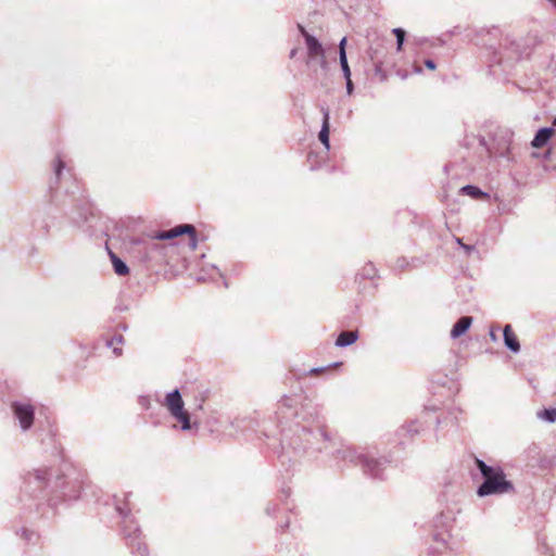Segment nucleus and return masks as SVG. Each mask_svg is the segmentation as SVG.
I'll return each mask as SVG.
<instances>
[{
    "mask_svg": "<svg viewBox=\"0 0 556 556\" xmlns=\"http://www.w3.org/2000/svg\"><path fill=\"white\" fill-rule=\"evenodd\" d=\"M114 503L115 510L122 518V532L131 554L135 556H146L148 554V546L143 542L142 532L138 522L131 515L128 505V494H124L123 500L115 496Z\"/></svg>",
    "mask_w": 556,
    "mask_h": 556,
    "instance_id": "obj_5",
    "label": "nucleus"
},
{
    "mask_svg": "<svg viewBox=\"0 0 556 556\" xmlns=\"http://www.w3.org/2000/svg\"><path fill=\"white\" fill-rule=\"evenodd\" d=\"M339 365H341V363L336 362V363L331 364L330 367H337ZM328 368H329V366L313 367V368H309L307 371H305V375H318L320 372H324Z\"/></svg>",
    "mask_w": 556,
    "mask_h": 556,
    "instance_id": "obj_29",
    "label": "nucleus"
},
{
    "mask_svg": "<svg viewBox=\"0 0 556 556\" xmlns=\"http://www.w3.org/2000/svg\"><path fill=\"white\" fill-rule=\"evenodd\" d=\"M556 126V117L553 121V127Z\"/></svg>",
    "mask_w": 556,
    "mask_h": 556,
    "instance_id": "obj_48",
    "label": "nucleus"
},
{
    "mask_svg": "<svg viewBox=\"0 0 556 556\" xmlns=\"http://www.w3.org/2000/svg\"><path fill=\"white\" fill-rule=\"evenodd\" d=\"M413 72H414L415 74H418V75H419V74H422V67H421V66H419V65H415V66H414V68H413Z\"/></svg>",
    "mask_w": 556,
    "mask_h": 556,
    "instance_id": "obj_42",
    "label": "nucleus"
},
{
    "mask_svg": "<svg viewBox=\"0 0 556 556\" xmlns=\"http://www.w3.org/2000/svg\"><path fill=\"white\" fill-rule=\"evenodd\" d=\"M188 235V245L191 250H194L198 245L197 231L194 226L190 224L178 225L170 230H163L156 232L152 238H134L131 244L134 248L143 250V257L150 258L151 252L159 248L156 240H170L182 235Z\"/></svg>",
    "mask_w": 556,
    "mask_h": 556,
    "instance_id": "obj_6",
    "label": "nucleus"
},
{
    "mask_svg": "<svg viewBox=\"0 0 556 556\" xmlns=\"http://www.w3.org/2000/svg\"><path fill=\"white\" fill-rule=\"evenodd\" d=\"M277 510V505L276 504H273V503H269L266 508H265V513L268 515V516H275V513Z\"/></svg>",
    "mask_w": 556,
    "mask_h": 556,
    "instance_id": "obj_35",
    "label": "nucleus"
},
{
    "mask_svg": "<svg viewBox=\"0 0 556 556\" xmlns=\"http://www.w3.org/2000/svg\"><path fill=\"white\" fill-rule=\"evenodd\" d=\"M420 424L417 420H412L407 422L406 425L402 426L399 430V435H403V433H406L408 437H414L420 432Z\"/></svg>",
    "mask_w": 556,
    "mask_h": 556,
    "instance_id": "obj_22",
    "label": "nucleus"
},
{
    "mask_svg": "<svg viewBox=\"0 0 556 556\" xmlns=\"http://www.w3.org/2000/svg\"><path fill=\"white\" fill-rule=\"evenodd\" d=\"M298 52H299V49L298 48H293L290 51V54H289L290 59H294L296 56Z\"/></svg>",
    "mask_w": 556,
    "mask_h": 556,
    "instance_id": "obj_41",
    "label": "nucleus"
},
{
    "mask_svg": "<svg viewBox=\"0 0 556 556\" xmlns=\"http://www.w3.org/2000/svg\"><path fill=\"white\" fill-rule=\"evenodd\" d=\"M489 336H490V338H491V340H492V341H494V342H496V341H497V336H496V333H495V331H494V328H491V329H490V333H489Z\"/></svg>",
    "mask_w": 556,
    "mask_h": 556,
    "instance_id": "obj_40",
    "label": "nucleus"
},
{
    "mask_svg": "<svg viewBox=\"0 0 556 556\" xmlns=\"http://www.w3.org/2000/svg\"><path fill=\"white\" fill-rule=\"evenodd\" d=\"M348 94H352L354 90V84L351 77L344 78Z\"/></svg>",
    "mask_w": 556,
    "mask_h": 556,
    "instance_id": "obj_34",
    "label": "nucleus"
},
{
    "mask_svg": "<svg viewBox=\"0 0 556 556\" xmlns=\"http://www.w3.org/2000/svg\"><path fill=\"white\" fill-rule=\"evenodd\" d=\"M556 9V0H547Z\"/></svg>",
    "mask_w": 556,
    "mask_h": 556,
    "instance_id": "obj_44",
    "label": "nucleus"
},
{
    "mask_svg": "<svg viewBox=\"0 0 556 556\" xmlns=\"http://www.w3.org/2000/svg\"><path fill=\"white\" fill-rule=\"evenodd\" d=\"M280 430V453L318 459L329 456L334 441L325 427V418L317 404L300 395L282 396L275 412Z\"/></svg>",
    "mask_w": 556,
    "mask_h": 556,
    "instance_id": "obj_1",
    "label": "nucleus"
},
{
    "mask_svg": "<svg viewBox=\"0 0 556 556\" xmlns=\"http://www.w3.org/2000/svg\"><path fill=\"white\" fill-rule=\"evenodd\" d=\"M52 168L53 177L49 181L47 214L55 208L63 214L72 227L89 238L103 239L108 237L110 220L96 214L87 192L76 181L71 182L67 187L59 186L62 184L65 169V163L60 155L53 160Z\"/></svg>",
    "mask_w": 556,
    "mask_h": 556,
    "instance_id": "obj_2",
    "label": "nucleus"
},
{
    "mask_svg": "<svg viewBox=\"0 0 556 556\" xmlns=\"http://www.w3.org/2000/svg\"><path fill=\"white\" fill-rule=\"evenodd\" d=\"M124 343V337L122 334H117V336H114L112 337L108 342H106V345L109 348H112L113 349V353L116 355V356H121L122 353H123V350L118 346V345H122Z\"/></svg>",
    "mask_w": 556,
    "mask_h": 556,
    "instance_id": "obj_23",
    "label": "nucleus"
},
{
    "mask_svg": "<svg viewBox=\"0 0 556 556\" xmlns=\"http://www.w3.org/2000/svg\"><path fill=\"white\" fill-rule=\"evenodd\" d=\"M425 66L430 71H434L437 68L435 62L431 59L425 60Z\"/></svg>",
    "mask_w": 556,
    "mask_h": 556,
    "instance_id": "obj_37",
    "label": "nucleus"
},
{
    "mask_svg": "<svg viewBox=\"0 0 556 556\" xmlns=\"http://www.w3.org/2000/svg\"><path fill=\"white\" fill-rule=\"evenodd\" d=\"M13 531L20 540L28 545H36L40 540L39 532L26 526H13Z\"/></svg>",
    "mask_w": 556,
    "mask_h": 556,
    "instance_id": "obj_16",
    "label": "nucleus"
},
{
    "mask_svg": "<svg viewBox=\"0 0 556 556\" xmlns=\"http://www.w3.org/2000/svg\"><path fill=\"white\" fill-rule=\"evenodd\" d=\"M323 114L321 128L318 134V139L320 143L325 147L326 151L330 150V111L326 106H321L320 109Z\"/></svg>",
    "mask_w": 556,
    "mask_h": 556,
    "instance_id": "obj_15",
    "label": "nucleus"
},
{
    "mask_svg": "<svg viewBox=\"0 0 556 556\" xmlns=\"http://www.w3.org/2000/svg\"><path fill=\"white\" fill-rule=\"evenodd\" d=\"M402 78H403V79L407 78V74H403V75H402Z\"/></svg>",
    "mask_w": 556,
    "mask_h": 556,
    "instance_id": "obj_47",
    "label": "nucleus"
},
{
    "mask_svg": "<svg viewBox=\"0 0 556 556\" xmlns=\"http://www.w3.org/2000/svg\"><path fill=\"white\" fill-rule=\"evenodd\" d=\"M358 339V332L353 330L341 331L336 339V346L348 348Z\"/></svg>",
    "mask_w": 556,
    "mask_h": 556,
    "instance_id": "obj_20",
    "label": "nucleus"
},
{
    "mask_svg": "<svg viewBox=\"0 0 556 556\" xmlns=\"http://www.w3.org/2000/svg\"><path fill=\"white\" fill-rule=\"evenodd\" d=\"M339 62H340V66H341L342 73H343V77L344 78L351 77L352 74H351V68H350L349 62H348V56L346 55L339 56Z\"/></svg>",
    "mask_w": 556,
    "mask_h": 556,
    "instance_id": "obj_28",
    "label": "nucleus"
},
{
    "mask_svg": "<svg viewBox=\"0 0 556 556\" xmlns=\"http://www.w3.org/2000/svg\"><path fill=\"white\" fill-rule=\"evenodd\" d=\"M316 157H317V154H315V153H313V152L308 153V155H307V161H308V163L311 164V168H312V169H316V168H317V167L313 164V162L315 161V159H316Z\"/></svg>",
    "mask_w": 556,
    "mask_h": 556,
    "instance_id": "obj_38",
    "label": "nucleus"
},
{
    "mask_svg": "<svg viewBox=\"0 0 556 556\" xmlns=\"http://www.w3.org/2000/svg\"><path fill=\"white\" fill-rule=\"evenodd\" d=\"M375 73H376V75H378L380 77L381 81L387 80L388 76H387V73L382 70L381 63L375 64Z\"/></svg>",
    "mask_w": 556,
    "mask_h": 556,
    "instance_id": "obj_31",
    "label": "nucleus"
},
{
    "mask_svg": "<svg viewBox=\"0 0 556 556\" xmlns=\"http://www.w3.org/2000/svg\"><path fill=\"white\" fill-rule=\"evenodd\" d=\"M405 265V260L399 261V266L403 267Z\"/></svg>",
    "mask_w": 556,
    "mask_h": 556,
    "instance_id": "obj_45",
    "label": "nucleus"
},
{
    "mask_svg": "<svg viewBox=\"0 0 556 556\" xmlns=\"http://www.w3.org/2000/svg\"><path fill=\"white\" fill-rule=\"evenodd\" d=\"M390 464L391 459L388 456H376L374 453L367 452L361 468L370 478L382 480Z\"/></svg>",
    "mask_w": 556,
    "mask_h": 556,
    "instance_id": "obj_13",
    "label": "nucleus"
},
{
    "mask_svg": "<svg viewBox=\"0 0 556 556\" xmlns=\"http://www.w3.org/2000/svg\"><path fill=\"white\" fill-rule=\"evenodd\" d=\"M455 241L465 251L467 256H469L472 252H476L475 245L464 243L460 238L455 237Z\"/></svg>",
    "mask_w": 556,
    "mask_h": 556,
    "instance_id": "obj_30",
    "label": "nucleus"
},
{
    "mask_svg": "<svg viewBox=\"0 0 556 556\" xmlns=\"http://www.w3.org/2000/svg\"><path fill=\"white\" fill-rule=\"evenodd\" d=\"M392 33L396 38V50L401 51L405 41L406 31L403 28L397 27L393 28Z\"/></svg>",
    "mask_w": 556,
    "mask_h": 556,
    "instance_id": "obj_26",
    "label": "nucleus"
},
{
    "mask_svg": "<svg viewBox=\"0 0 556 556\" xmlns=\"http://www.w3.org/2000/svg\"><path fill=\"white\" fill-rule=\"evenodd\" d=\"M377 270L371 263L366 264L362 269V276L367 279H374Z\"/></svg>",
    "mask_w": 556,
    "mask_h": 556,
    "instance_id": "obj_27",
    "label": "nucleus"
},
{
    "mask_svg": "<svg viewBox=\"0 0 556 556\" xmlns=\"http://www.w3.org/2000/svg\"><path fill=\"white\" fill-rule=\"evenodd\" d=\"M41 228L45 231V233H49L52 228V224L49 220H47L46 218H43L41 220Z\"/></svg>",
    "mask_w": 556,
    "mask_h": 556,
    "instance_id": "obj_36",
    "label": "nucleus"
},
{
    "mask_svg": "<svg viewBox=\"0 0 556 556\" xmlns=\"http://www.w3.org/2000/svg\"><path fill=\"white\" fill-rule=\"evenodd\" d=\"M426 42H428V39H427V38H416V39H415V43H416L417 46H422V45H425Z\"/></svg>",
    "mask_w": 556,
    "mask_h": 556,
    "instance_id": "obj_39",
    "label": "nucleus"
},
{
    "mask_svg": "<svg viewBox=\"0 0 556 556\" xmlns=\"http://www.w3.org/2000/svg\"><path fill=\"white\" fill-rule=\"evenodd\" d=\"M14 418L17 420L22 431H28L35 420V406L29 400H16L11 403Z\"/></svg>",
    "mask_w": 556,
    "mask_h": 556,
    "instance_id": "obj_12",
    "label": "nucleus"
},
{
    "mask_svg": "<svg viewBox=\"0 0 556 556\" xmlns=\"http://www.w3.org/2000/svg\"><path fill=\"white\" fill-rule=\"evenodd\" d=\"M473 318L471 316H462L451 329V338L457 339L465 334L472 325Z\"/></svg>",
    "mask_w": 556,
    "mask_h": 556,
    "instance_id": "obj_18",
    "label": "nucleus"
},
{
    "mask_svg": "<svg viewBox=\"0 0 556 556\" xmlns=\"http://www.w3.org/2000/svg\"><path fill=\"white\" fill-rule=\"evenodd\" d=\"M538 417L546 422H556V408L549 407L538 412Z\"/></svg>",
    "mask_w": 556,
    "mask_h": 556,
    "instance_id": "obj_25",
    "label": "nucleus"
},
{
    "mask_svg": "<svg viewBox=\"0 0 556 556\" xmlns=\"http://www.w3.org/2000/svg\"><path fill=\"white\" fill-rule=\"evenodd\" d=\"M531 43H536V36H530L527 43H521L516 37L506 35L500 42L498 49L493 51L492 62L509 66L527 53Z\"/></svg>",
    "mask_w": 556,
    "mask_h": 556,
    "instance_id": "obj_7",
    "label": "nucleus"
},
{
    "mask_svg": "<svg viewBox=\"0 0 556 556\" xmlns=\"http://www.w3.org/2000/svg\"><path fill=\"white\" fill-rule=\"evenodd\" d=\"M460 192L465 195H469L472 199H480L485 193L477 186L466 185L462 187Z\"/></svg>",
    "mask_w": 556,
    "mask_h": 556,
    "instance_id": "obj_24",
    "label": "nucleus"
},
{
    "mask_svg": "<svg viewBox=\"0 0 556 556\" xmlns=\"http://www.w3.org/2000/svg\"><path fill=\"white\" fill-rule=\"evenodd\" d=\"M475 464L483 479L477 489V495L479 497L503 495L515 492L514 483L507 479L506 473L501 466L488 465L480 458H476Z\"/></svg>",
    "mask_w": 556,
    "mask_h": 556,
    "instance_id": "obj_4",
    "label": "nucleus"
},
{
    "mask_svg": "<svg viewBox=\"0 0 556 556\" xmlns=\"http://www.w3.org/2000/svg\"><path fill=\"white\" fill-rule=\"evenodd\" d=\"M346 37H343L339 42V56L346 55Z\"/></svg>",
    "mask_w": 556,
    "mask_h": 556,
    "instance_id": "obj_32",
    "label": "nucleus"
},
{
    "mask_svg": "<svg viewBox=\"0 0 556 556\" xmlns=\"http://www.w3.org/2000/svg\"><path fill=\"white\" fill-rule=\"evenodd\" d=\"M453 415V422L456 424L457 416L454 415V413H451Z\"/></svg>",
    "mask_w": 556,
    "mask_h": 556,
    "instance_id": "obj_46",
    "label": "nucleus"
},
{
    "mask_svg": "<svg viewBox=\"0 0 556 556\" xmlns=\"http://www.w3.org/2000/svg\"><path fill=\"white\" fill-rule=\"evenodd\" d=\"M298 29L304 39L307 49V65L317 60L321 68L327 67L325 50L321 42L312 34H309L302 24H298Z\"/></svg>",
    "mask_w": 556,
    "mask_h": 556,
    "instance_id": "obj_11",
    "label": "nucleus"
},
{
    "mask_svg": "<svg viewBox=\"0 0 556 556\" xmlns=\"http://www.w3.org/2000/svg\"><path fill=\"white\" fill-rule=\"evenodd\" d=\"M503 337L505 346L513 353L520 352V343L518 338L513 331V328L509 324L505 325L503 328Z\"/></svg>",
    "mask_w": 556,
    "mask_h": 556,
    "instance_id": "obj_17",
    "label": "nucleus"
},
{
    "mask_svg": "<svg viewBox=\"0 0 556 556\" xmlns=\"http://www.w3.org/2000/svg\"><path fill=\"white\" fill-rule=\"evenodd\" d=\"M367 452L368 451L365 448L355 447L342 442H338L337 438H334L329 456L333 457L338 462L362 466Z\"/></svg>",
    "mask_w": 556,
    "mask_h": 556,
    "instance_id": "obj_9",
    "label": "nucleus"
},
{
    "mask_svg": "<svg viewBox=\"0 0 556 556\" xmlns=\"http://www.w3.org/2000/svg\"><path fill=\"white\" fill-rule=\"evenodd\" d=\"M236 422H237V427L242 430H251L254 432H261L262 434H264L267 438H270L274 435V433L269 427V422H267L265 420L261 421L255 418H242V419H238Z\"/></svg>",
    "mask_w": 556,
    "mask_h": 556,
    "instance_id": "obj_14",
    "label": "nucleus"
},
{
    "mask_svg": "<svg viewBox=\"0 0 556 556\" xmlns=\"http://www.w3.org/2000/svg\"><path fill=\"white\" fill-rule=\"evenodd\" d=\"M110 260L113 265L114 273L118 276H126L129 274L128 265L119 258L113 251L109 252Z\"/></svg>",
    "mask_w": 556,
    "mask_h": 556,
    "instance_id": "obj_21",
    "label": "nucleus"
},
{
    "mask_svg": "<svg viewBox=\"0 0 556 556\" xmlns=\"http://www.w3.org/2000/svg\"><path fill=\"white\" fill-rule=\"evenodd\" d=\"M81 490L83 480L78 477L70 478L58 467L40 466L24 475L21 501L31 502L29 508L48 518L56 514L61 504L78 500Z\"/></svg>",
    "mask_w": 556,
    "mask_h": 556,
    "instance_id": "obj_3",
    "label": "nucleus"
},
{
    "mask_svg": "<svg viewBox=\"0 0 556 556\" xmlns=\"http://www.w3.org/2000/svg\"><path fill=\"white\" fill-rule=\"evenodd\" d=\"M165 405L170 415L180 422V429L182 431L191 429L190 416L184 408V400L178 389H174L166 394Z\"/></svg>",
    "mask_w": 556,
    "mask_h": 556,
    "instance_id": "obj_10",
    "label": "nucleus"
},
{
    "mask_svg": "<svg viewBox=\"0 0 556 556\" xmlns=\"http://www.w3.org/2000/svg\"><path fill=\"white\" fill-rule=\"evenodd\" d=\"M289 520H287L286 522H283L282 525L279 526L280 530H285L289 527Z\"/></svg>",
    "mask_w": 556,
    "mask_h": 556,
    "instance_id": "obj_43",
    "label": "nucleus"
},
{
    "mask_svg": "<svg viewBox=\"0 0 556 556\" xmlns=\"http://www.w3.org/2000/svg\"><path fill=\"white\" fill-rule=\"evenodd\" d=\"M138 403L143 409H149L151 405V401L148 396H139Z\"/></svg>",
    "mask_w": 556,
    "mask_h": 556,
    "instance_id": "obj_33",
    "label": "nucleus"
},
{
    "mask_svg": "<svg viewBox=\"0 0 556 556\" xmlns=\"http://www.w3.org/2000/svg\"><path fill=\"white\" fill-rule=\"evenodd\" d=\"M554 132H555V129L553 126L540 128L536 131V134L531 142V146L536 149L542 148L549 141V139L552 138Z\"/></svg>",
    "mask_w": 556,
    "mask_h": 556,
    "instance_id": "obj_19",
    "label": "nucleus"
},
{
    "mask_svg": "<svg viewBox=\"0 0 556 556\" xmlns=\"http://www.w3.org/2000/svg\"><path fill=\"white\" fill-rule=\"evenodd\" d=\"M433 540L446 548H452L454 532L456 530V518L453 510H445L439 514L433 521Z\"/></svg>",
    "mask_w": 556,
    "mask_h": 556,
    "instance_id": "obj_8",
    "label": "nucleus"
}]
</instances>
